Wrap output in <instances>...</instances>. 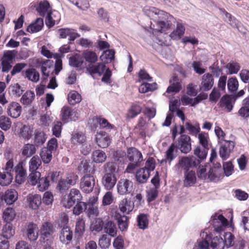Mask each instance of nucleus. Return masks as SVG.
I'll return each mask as SVG.
<instances>
[{
	"instance_id": "15",
	"label": "nucleus",
	"mask_w": 249,
	"mask_h": 249,
	"mask_svg": "<svg viewBox=\"0 0 249 249\" xmlns=\"http://www.w3.org/2000/svg\"><path fill=\"white\" fill-rule=\"evenodd\" d=\"M73 237L72 231L68 226H63L59 232L60 241L66 245H69L72 240Z\"/></svg>"
},
{
	"instance_id": "40",
	"label": "nucleus",
	"mask_w": 249,
	"mask_h": 249,
	"mask_svg": "<svg viewBox=\"0 0 249 249\" xmlns=\"http://www.w3.org/2000/svg\"><path fill=\"white\" fill-rule=\"evenodd\" d=\"M185 30L184 26L182 23L178 22L176 30L170 34V36L173 39H179L184 35Z\"/></svg>"
},
{
	"instance_id": "13",
	"label": "nucleus",
	"mask_w": 249,
	"mask_h": 249,
	"mask_svg": "<svg viewBox=\"0 0 249 249\" xmlns=\"http://www.w3.org/2000/svg\"><path fill=\"white\" fill-rule=\"evenodd\" d=\"M177 147L182 153H189L192 148L190 137L186 135H181L178 139Z\"/></svg>"
},
{
	"instance_id": "60",
	"label": "nucleus",
	"mask_w": 249,
	"mask_h": 249,
	"mask_svg": "<svg viewBox=\"0 0 249 249\" xmlns=\"http://www.w3.org/2000/svg\"><path fill=\"white\" fill-rule=\"evenodd\" d=\"M36 149L35 146L32 144L28 143L25 144L22 149V155L30 157L36 153Z\"/></svg>"
},
{
	"instance_id": "57",
	"label": "nucleus",
	"mask_w": 249,
	"mask_h": 249,
	"mask_svg": "<svg viewBox=\"0 0 249 249\" xmlns=\"http://www.w3.org/2000/svg\"><path fill=\"white\" fill-rule=\"evenodd\" d=\"M114 57V51L112 50H107L104 51L100 56L101 60L105 63L110 62Z\"/></svg>"
},
{
	"instance_id": "64",
	"label": "nucleus",
	"mask_w": 249,
	"mask_h": 249,
	"mask_svg": "<svg viewBox=\"0 0 249 249\" xmlns=\"http://www.w3.org/2000/svg\"><path fill=\"white\" fill-rule=\"evenodd\" d=\"M70 199L73 200L75 203L81 201L82 199V196L79 190L72 188L70 190L69 194L68 195Z\"/></svg>"
},
{
	"instance_id": "54",
	"label": "nucleus",
	"mask_w": 249,
	"mask_h": 249,
	"mask_svg": "<svg viewBox=\"0 0 249 249\" xmlns=\"http://www.w3.org/2000/svg\"><path fill=\"white\" fill-rule=\"evenodd\" d=\"M157 89V85L156 83L149 84L148 83H143L139 87V91L141 93H146L149 91H153Z\"/></svg>"
},
{
	"instance_id": "50",
	"label": "nucleus",
	"mask_w": 249,
	"mask_h": 249,
	"mask_svg": "<svg viewBox=\"0 0 249 249\" xmlns=\"http://www.w3.org/2000/svg\"><path fill=\"white\" fill-rule=\"evenodd\" d=\"M224 241L221 236H216L212 239L211 247L213 249H224Z\"/></svg>"
},
{
	"instance_id": "37",
	"label": "nucleus",
	"mask_w": 249,
	"mask_h": 249,
	"mask_svg": "<svg viewBox=\"0 0 249 249\" xmlns=\"http://www.w3.org/2000/svg\"><path fill=\"white\" fill-rule=\"evenodd\" d=\"M105 232L111 237H115L117 234V229L115 223L111 220L107 221L104 225Z\"/></svg>"
},
{
	"instance_id": "41",
	"label": "nucleus",
	"mask_w": 249,
	"mask_h": 249,
	"mask_svg": "<svg viewBox=\"0 0 249 249\" xmlns=\"http://www.w3.org/2000/svg\"><path fill=\"white\" fill-rule=\"evenodd\" d=\"M238 114L244 118L249 117V96L243 100L242 107L239 109Z\"/></svg>"
},
{
	"instance_id": "51",
	"label": "nucleus",
	"mask_w": 249,
	"mask_h": 249,
	"mask_svg": "<svg viewBox=\"0 0 249 249\" xmlns=\"http://www.w3.org/2000/svg\"><path fill=\"white\" fill-rule=\"evenodd\" d=\"M50 174H47L44 178H40L37 183V188L41 192L47 190L49 186Z\"/></svg>"
},
{
	"instance_id": "18",
	"label": "nucleus",
	"mask_w": 249,
	"mask_h": 249,
	"mask_svg": "<svg viewBox=\"0 0 249 249\" xmlns=\"http://www.w3.org/2000/svg\"><path fill=\"white\" fill-rule=\"evenodd\" d=\"M38 228L36 224L30 223L26 227L25 234L30 241H36L38 236Z\"/></svg>"
},
{
	"instance_id": "7",
	"label": "nucleus",
	"mask_w": 249,
	"mask_h": 249,
	"mask_svg": "<svg viewBox=\"0 0 249 249\" xmlns=\"http://www.w3.org/2000/svg\"><path fill=\"white\" fill-rule=\"evenodd\" d=\"M41 70L42 73L43 83H47L48 78L52 76V75L54 71L53 62L50 60L44 61L41 66Z\"/></svg>"
},
{
	"instance_id": "26",
	"label": "nucleus",
	"mask_w": 249,
	"mask_h": 249,
	"mask_svg": "<svg viewBox=\"0 0 249 249\" xmlns=\"http://www.w3.org/2000/svg\"><path fill=\"white\" fill-rule=\"evenodd\" d=\"M21 110V106L17 102H13L8 106L7 112L8 115L14 118H17L20 116Z\"/></svg>"
},
{
	"instance_id": "56",
	"label": "nucleus",
	"mask_w": 249,
	"mask_h": 249,
	"mask_svg": "<svg viewBox=\"0 0 249 249\" xmlns=\"http://www.w3.org/2000/svg\"><path fill=\"white\" fill-rule=\"evenodd\" d=\"M221 106L225 107L228 111L230 112L233 108L232 98L229 96L225 95L222 97L220 100Z\"/></svg>"
},
{
	"instance_id": "39",
	"label": "nucleus",
	"mask_w": 249,
	"mask_h": 249,
	"mask_svg": "<svg viewBox=\"0 0 249 249\" xmlns=\"http://www.w3.org/2000/svg\"><path fill=\"white\" fill-rule=\"evenodd\" d=\"M82 55L85 60L90 64L96 62L98 59V55L95 52L89 50L84 51Z\"/></svg>"
},
{
	"instance_id": "34",
	"label": "nucleus",
	"mask_w": 249,
	"mask_h": 249,
	"mask_svg": "<svg viewBox=\"0 0 249 249\" xmlns=\"http://www.w3.org/2000/svg\"><path fill=\"white\" fill-rule=\"evenodd\" d=\"M44 26L43 20L42 18H37L36 21L29 25L27 31L31 33L38 32L40 31Z\"/></svg>"
},
{
	"instance_id": "25",
	"label": "nucleus",
	"mask_w": 249,
	"mask_h": 249,
	"mask_svg": "<svg viewBox=\"0 0 249 249\" xmlns=\"http://www.w3.org/2000/svg\"><path fill=\"white\" fill-rule=\"evenodd\" d=\"M170 85L167 89V93L175 94L178 92L181 89V80L177 76H173L170 80Z\"/></svg>"
},
{
	"instance_id": "2",
	"label": "nucleus",
	"mask_w": 249,
	"mask_h": 249,
	"mask_svg": "<svg viewBox=\"0 0 249 249\" xmlns=\"http://www.w3.org/2000/svg\"><path fill=\"white\" fill-rule=\"evenodd\" d=\"M89 72L99 76L103 75L102 81L106 83L110 82L111 72L109 68H106L104 63H98L96 65H91L89 67Z\"/></svg>"
},
{
	"instance_id": "35",
	"label": "nucleus",
	"mask_w": 249,
	"mask_h": 249,
	"mask_svg": "<svg viewBox=\"0 0 249 249\" xmlns=\"http://www.w3.org/2000/svg\"><path fill=\"white\" fill-rule=\"evenodd\" d=\"M196 180L195 171H187L184 174V185L186 187L193 186L195 184Z\"/></svg>"
},
{
	"instance_id": "4",
	"label": "nucleus",
	"mask_w": 249,
	"mask_h": 249,
	"mask_svg": "<svg viewBox=\"0 0 249 249\" xmlns=\"http://www.w3.org/2000/svg\"><path fill=\"white\" fill-rule=\"evenodd\" d=\"M95 178L89 174H87L80 179L79 188L85 193H91L95 186Z\"/></svg>"
},
{
	"instance_id": "62",
	"label": "nucleus",
	"mask_w": 249,
	"mask_h": 249,
	"mask_svg": "<svg viewBox=\"0 0 249 249\" xmlns=\"http://www.w3.org/2000/svg\"><path fill=\"white\" fill-rule=\"evenodd\" d=\"M35 94L31 91H26L22 96L20 101L24 105L30 104L35 98Z\"/></svg>"
},
{
	"instance_id": "44",
	"label": "nucleus",
	"mask_w": 249,
	"mask_h": 249,
	"mask_svg": "<svg viewBox=\"0 0 249 249\" xmlns=\"http://www.w3.org/2000/svg\"><path fill=\"white\" fill-rule=\"evenodd\" d=\"M13 176L9 172H0V185L5 186L9 185L12 181Z\"/></svg>"
},
{
	"instance_id": "5",
	"label": "nucleus",
	"mask_w": 249,
	"mask_h": 249,
	"mask_svg": "<svg viewBox=\"0 0 249 249\" xmlns=\"http://www.w3.org/2000/svg\"><path fill=\"white\" fill-rule=\"evenodd\" d=\"M199 163V160L193 156L182 157L178 158L177 166L178 169H183L187 171H189L190 168L196 167Z\"/></svg>"
},
{
	"instance_id": "21",
	"label": "nucleus",
	"mask_w": 249,
	"mask_h": 249,
	"mask_svg": "<svg viewBox=\"0 0 249 249\" xmlns=\"http://www.w3.org/2000/svg\"><path fill=\"white\" fill-rule=\"evenodd\" d=\"M26 203L33 210H37L41 204V196L36 194H29L26 197Z\"/></svg>"
},
{
	"instance_id": "31",
	"label": "nucleus",
	"mask_w": 249,
	"mask_h": 249,
	"mask_svg": "<svg viewBox=\"0 0 249 249\" xmlns=\"http://www.w3.org/2000/svg\"><path fill=\"white\" fill-rule=\"evenodd\" d=\"M220 11L221 14L223 16H225V20L229 24H230L231 26L233 27L237 28L239 31L242 32V31H241L240 29L241 26H239V22L237 19H236L233 17H232L230 13H228L224 9H220Z\"/></svg>"
},
{
	"instance_id": "20",
	"label": "nucleus",
	"mask_w": 249,
	"mask_h": 249,
	"mask_svg": "<svg viewBox=\"0 0 249 249\" xmlns=\"http://www.w3.org/2000/svg\"><path fill=\"white\" fill-rule=\"evenodd\" d=\"M54 232V229L52 223L49 221L43 222L40 228L41 237L45 240L50 237Z\"/></svg>"
},
{
	"instance_id": "45",
	"label": "nucleus",
	"mask_w": 249,
	"mask_h": 249,
	"mask_svg": "<svg viewBox=\"0 0 249 249\" xmlns=\"http://www.w3.org/2000/svg\"><path fill=\"white\" fill-rule=\"evenodd\" d=\"M25 77L28 80L36 83L39 80V74L34 69H29L25 72Z\"/></svg>"
},
{
	"instance_id": "10",
	"label": "nucleus",
	"mask_w": 249,
	"mask_h": 249,
	"mask_svg": "<svg viewBox=\"0 0 249 249\" xmlns=\"http://www.w3.org/2000/svg\"><path fill=\"white\" fill-rule=\"evenodd\" d=\"M60 116L62 120L65 122L69 120L75 121L79 118L78 112L68 106H64L62 108Z\"/></svg>"
},
{
	"instance_id": "30",
	"label": "nucleus",
	"mask_w": 249,
	"mask_h": 249,
	"mask_svg": "<svg viewBox=\"0 0 249 249\" xmlns=\"http://www.w3.org/2000/svg\"><path fill=\"white\" fill-rule=\"evenodd\" d=\"M220 11L221 14L223 16H225V20L229 24H230L231 26L233 27L237 28L239 31L242 32V31H241L240 29L241 26H239V22L237 19H236L233 17H232L230 13H228L224 9H220Z\"/></svg>"
},
{
	"instance_id": "32",
	"label": "nucleus",
	"mask_w": 249,
	"mask_h": 249,
	"mask_svg": "<svg viewBox=\"0 0 249 249\" xmlns=\"http://www.w3.org/2000/svg\"><path fill=\"white\" fill-rule=\"evenodd\" d=\"M36 9L39 15L42 17L47 15L51 11L50 4L47 0L41 1Z\"/></svg>"
},
{
	"instance_id": "14",
	"label": "nucleus",
	"mask_w": 249,
	"mask_h": 249,
	"mask_svg": "<svg viewBox=\"0 0 249 249\" xmlns=\"http://www.w3.org/2000/svg\"><path fill=\"white\" fill-rule=\"evenodd\" d=\"M96 142L100 147L107 148L111 143V138L106 132L102 130L96 134Z\"/></svg>"
},
{
	"instance_id": "6",
	"label": "nucleus",
	"mask_w": 249,
	"mask_h": 249,
	"mask_svg": "<svg viewBox=\"0 0 249 249\" xmlns=\"http://www.w3.org/2000/svg\"><path fill=\"white\" fill-rule=\"evenodd\" d=\"M78 178V176L71 173L68 174L66 179H61L58 181L57 188L60 191L67 190L71 186L74 185Z\"/></svg>"
},
{
	"instance_id": "8",
	"label": "nucleus",
	"mask_w": 249,
	"mask_h": 249,
	"mask_svg": "<svg viewBox=\"0 0 249 249\" xmlns=\"http://www.w3.org/2000/svg\"><path fill=\"white\" fill-rule=\"evenodd\" d=\"M209 180L217 182L224 177V172L219 163H216L209 168Z\"/></svg>"
},
{
	"instance_id": "3",
	"label": "nucleus",
	"mask_w": 249,
	"mask_h": 249,
	"mask_svg": "<svg viewBox=\"0 0 249 249\" xmlns=\"http://www.w3.org/2000/svg\"><path fill=\"white\" fill-rule=\"evenodd\" d=\"M71 142L74 145L82 144L81 152L85 155L88 154L90 151V146L85 143L86 137L81 132H74L71 134Z\"/></svg>"
},
{
	"instance_id": "29",
	"label": "nucleus",
	"mask_w": 249,
	"mask_h": 249,
	"mask_svg": "<svg viewBox=\"0 0 249 249\" xmlns=\"http://www.w3.org/2000/svg\"><path fill=\"white\" fill-rule=\"evenodd\" d=\"M134 203L127 199H123L119 205V208L121 212L124 213L129 214L134 209Z\"/></svg>"
},
{
	"instance_id": "43",
	"label": "nucleus",
	"mask_w": 249,
	"mask_h": 249,
	"mask_svg": "<svg viewBox=\"0 0 249 249\" xmlns=\"http://www.w3.org/2000/svg\"><path fill=\"white\" fill-rule=\"evenodd\" d=\"M84 59L83 56L75 54L69 59V64L71 66L81 69L83 66Z\"/></svg>"
},
{
	"instance_id": "58",
	"label": "nucleus",
	"mask_w": 249,
	"mask_h": 249,
	"mask_svg": "<svg viewBox=\"0 0 249 249\" xmlns=\"http://www.w3.org/2000/svg\"><path fill=\"white\" fill-rule=\"evenodd\" d=\"M52 153L53 152L46 147L42 149L40 155L44 163H49L51 161L52 159Z\"/></svg>"
},
{
	"instance_id": "61",
	"label": "nucleus",
	"mask_w": 249,
	"mask_h": 249,
	"mask_svg": "<svg viewBox=\"0 0 249 249\" xmlns=\"http://www.w3.org/2000/svg\"><path fill=\"white\" fill-rule=\"evenodd\" d=\"M16 213L14 209L7 208L3 213V218L4 221L9 222L14 220Z\"/></svg>"
},
{
	"instance_id": "38",
	"label": "nucleus",
	"mask_w": 249,
	"mask_h": 249,
	"mask_svg": "<svg viewBox=\"0 0 249 249\" xmlns=\"http://www.w3.org/2000/svg\"><path fill=\"white\" fill-rule=\"evenodd\" d=\"M15 233V230L12 224L10 222H7L2 229V236L7 239H10L13 237Z\"/></svg>"
},
{
	"instance_id": "52",
	"label": "nucleus",
	"mask_w": 249,
	"mask_h": 249,
	"mask_svg": "<svg viewBox=\"0 0 249 249\" xmlns=\"http://www.w3.org/2000/svg\"><path fill=\"white\" fill-rule=\"evenodd\" d=\"M29 170L30 172L36 171L41 164V160L37 156L33 157L29 163Z\"/></svg>"
},
{
	"instance_id": "27",
	"label": "nucleus",
	"mask_w": 249,
	"mask_h": 249,
	"mask_svg": "<svg viewBox=\"0 0 249 249\" xmlns=\"http://www.w3.org/2000/svg\"><path fill=\"white\" fill-rule=\"evenodd\" d=\"M33 127L28 125L21 124L19 129V136L26 140H29L33 136Z\"/></svg>"
},
{
	"instance_id": "48",
	"label": "nucleus",
	"mask_w": 249,
	"mask_h": 249,
	"mask_svg": "<svg viewBox=\"0 0 249 249\" xmlns=\"http://www.w3.org/2000/svg\"><path fill=\"white\" fill-rule=\"evenodd\" d=\"M200 98V96H197L196 98L192 99L186 95H184L181 98V102L183 106L190 105L191 106H195L200 102L201 99Z\"/></svg>"
},
{
	"instance_id": "24",
	"label": "nucleus",
	"mask_w": 249,
	"mask_h": 249,
	"mask_svg": "<svg viewBox=\"0 0 249 249\" xmlns=\"http://www.w3.org/2000/svg\"><path fill=\"white\" fill-rule=\"evenodd\" d=\"M127 156L129 160L131 162L140 164L143 160L141 152L134 147L128 149Z\"/></svg>"
},
{
	"instance_id": "42",
	"label": "nucleus",
	"mask_w": 249,
	"mask_h": 249,
	"mask_svg": "<svg viewBox=\"0 0 249 249\" xmlns=\"http://www.w3.org/2000/svg\"><path fill=\"white\" fill-rule=\"evenodd\" d=\"M92 159L96 163H103L107 159V155L102 150H96L92 152Z\"/></svg>"
},
{
	"instance_id": "36",
	"label": "nucleus",
	"mask_w": 249,
	"mask_h": 249,
	"mask_svg": "<svg viewBox=\"0 0 249 249\" xmlns=\"http://www.w3.org/2000/svg\"><path fill=\"white\" fill-rule=\"evenodd\" d=\"M18 197L17 192L15 189H9L6 191L4 196L5 202L9 205L13 204Z\"/></svg>"
},
{
	"instance_id": "22",
	"label": "nucleus",
	"mask_w": 249,
	"mask_h": 249,
	"mask_svg": "<svg viewBox=\"0 0 249 249\" xmlns=\"http://www.w3.org/2000/svg\"><path fill=\"white\" fill-rule=\"evenodd\" d=\"M61 19L60 13L55 10L50 11L46 18V24L49 28L53 27L55 24H58Z\"/></svg>"
},
{
	"instance_id": "12",
	"label": "nucleus",
	"mask_w": 249,
	"mask_h": 249,
	"mask_svg": "<svg viewBox=\"0 0 249 249\" xmlns=\"http://www.w3.org/2000/svg\"><path fill=\"white\" fill-rule=\"evenodd\" d=\"M234 146L235 143L233 141H225V142L221 145L219 149V155L220 157L223 160L228 159Z\"/></svg>"
},
{
	"instance_id": "1",
	"label": "nucleus",
	"mask_w": 249,
	"mask_h": 249,
	"mask_svg": "<svg viewBox=\"0 0 249 249\" xmlns=\"http://www.w3.org/2000/svg\"><path fill=\"white\" fill-rule=\"evenodd\" d=\"M144 14L152 19L154 23H151L147 31L155 37L154 40L160 45L165 44V38L167 36V31L170 29L171 24L165 20L168 14L155 7L148 6L143 9Z\"/></svg>"
},
{
	"instance_id": "55",
	"label": "nucleus",
	"mask_w": 249,
	"mask_h": 249,
	"mask_svg": "<svg viewBox=\"0 0 249 249\" xmlns=\"http://www.w3.org/2000/svg\"><path fill=\"white\" fill-rule=\"evenodd\" d=\"M103 221L101 218H95L90 225V230L92 232H99L103 229Z\"/></svg>"
},
{
	"instance_id": "19",
	"label": "nucleus",
	"mask_w": 249,
	"mask_h": 249,
	"mask_svg": "<svg viewBox=\"0 0 249 249\" xmlns=\"http://www.w3.org/2000/svg\"><path fill=\"white\" fill-rule=\"evenodd\" d=\"M213 84L214 79L212 74L209 73H205L202 76L199 86L200 89L202 91H208L213 87Z\"/></svg>"
},
{
	"instance_id": "11",
	"label": "nucleus",
	"mask_w": 249,
	"mask_h": 249,
	"mask_svg": "<svg viewBox=\"0 0 249 249\" xmlns=\"http://www.w3.org/2000/svg\"><path fill=\"white\" fill-rule=\"evenodd\" d=\"M133 189V182L127 179H121L117 184V191L121 195L129 194Z\"/></svg>"
},
{
	"instance_id": "33",
	"label": "nucleus",
	"mask_w": 249,
	"mask_h": 249,
	"mask_svg": "<svg viewBox=\"0 0 249 249\" xmlns=\"http://www.w3.org/2000/svg\"><path fill=\"white\" fill-rule=\"evenodd\" d=\"M150 173L146 168H141L136 173V178L141 183H145L149 178Z\"/></svg>"
},
{
	"instance_id": "47",
	"label": "nucleus",
	"mask_w": 249,
	"mask_h": 249,
	"mask_svg": "<svg viewBox=\"0 0 249 249\" xmlns=\"http://www.w3.org/2000/svg\"><path fill=\"white\" fill-rule=\"evenodd\" d=\"M210 167L207 165H200L197 171L198 177L203 180H209Z\"/></svg>"
},
{
	"instance_id": "16",
	"label": "nucleus",
	"mask_w": 249,
	"mask_h": 249,
	"mask_svg": "<svg viewBox=\"0 0 249 249\" xmlns=\"http://www.w3.org/2000/svg\"><path fill=\"white\" fill-rule=\"evenodd\" d=\"M117 182V178L114 174L105 173L102 178V184L107 190L112 189Z\"/></svg>"
},
{
	"instance_id": "23",
	"label": "nucleus",
	"mask_w": 249,
	"mask_h": 249,
	"mask_svg": "<svg viewBox=\"0 0 249 249\" xmlns=\"http://www.w3.org/2000/svg\"><path fill=\"white\" fill-rule=\"evenodd\" d=\"M59 36L62 38L69 37L70 41H74L76 38L80 36L76 31L71 28H62L58 30Z\"/></svg>"
},
{
	"instance_id": "46",
	"label": "nucleus",
	"mask_w": 249,
	"mask_h": 249,
	"mask_svg": "<svg viewBox=\"0 0 249 249\" xmlns=\"http://www.w3.org/2000/svg\"><path fill=\"white\" fill-rule=\"evenodd\" d=\"M137 223L139 228L142 230L147 228L149 220L147 215L143 213H141L137 216Z\"/></svg>"
},
{
	"instance_id": "59",
	"label": "nucleus",
	"mask_w": 249,
	"mask_h": 249,
	"mask_svg": "<svg viewBox=\"0 0 249 249\" xmlns=\"http://www.w3.org/2000/svg\"><path fill=\"white\" fill-rule=\"evenodd\" d=\"M141 110L142 108L140 106L133 105L128 110L127 117L129 119L133 118L140 114Z\"/></svg>"
},
{
	"instance_id": "17",
	"label": "nucleus",
	"mask_w": 249,
	"mask_h": 249,
	"mask_svg": "<svg viewBox=\"0 0 249 249\" xmlns=\"http://www.w3.org/2000/svg\"><path fill=\"white\" fill-rule=\"evenodd\" d=\"M15 172V181L18 184L23 183L27 176L26 171L23 167V163L19 162L14 168Z\"/></svg>"
},
{
	"instance_id": "53",
	"label": "nucleus",
	"mask_w": 249,
	"mask_h": 249,
	"mask_svg": "<svg viewBox=\"0 0 249 249\" xmlns=\"http://www.w3.org/2000/svg\"><path fill=\"white\" fill-rule=\"evenodd\" d=\"M95 122L98 123L100 127L102 128H104L108 131L115 129V126L110 124L105 118L97 117Z\"/></svg>"
},
{
	"instance_id": "9",
	"label": "nucleus",
	"mask_w": 249,
	"mask_h": 249,
	"mask_svg": "<svg viewBox=\"0 0 249 249\" xmlns=\"http://www.w3.org/2000/svg\"><path fill=\"white\" fill-rule=\"evenodd\" d=\"M212 223L214 230L217 232L224 231L228 225V221L222 214H215L212 217Z\"/></svg>"
},
{
	"instance_id": "49",
	"label": "nucleus",
	"mask_w": 249,
	"mask_h": 249,
	"mask_svg": "<svg viewBox=\"0 0 249 249\" xmlns=\"http://www.w3.org/2000/svg\"><path fill=\"white\" fill-rule=\"evenodd\" d=\"M68 100L71 105H74L79 103L81 101L82 98L79 93L76 91L73 90L68 94Z\"/></svg>"
},
{
	"instance_id": "28",
	"label": "nucleus",
	"mask_w": 249,
	"mask_h": 249,
	"mask_svg": "<svg viewBox=\"0 0 249 249\" xmlns=\"http://www.w3.org/2000/svg\"><path fill=\"white\" fill-rule=\"evenodd\" d=\"M85 231V221L83 218L79 217L76 221L75 228V235L78 240L82 237Z\"/></svg>"
},
{
	"instance_id": "63",
	"label": "nucleus",
	"mask_w": 249,
	"mask_h": 249,
	"mask_svg": "<svg viewBox=\"0 0 249 249\" xmlns=\"http://www.w3.org/2000/svg\"><path fill=\"white\" fill-rule=\"evenodd\" d=\"M199 143L203 148H209V137L207 133L201 132L198 134Z\"/></svg>"
}]
</instances>
